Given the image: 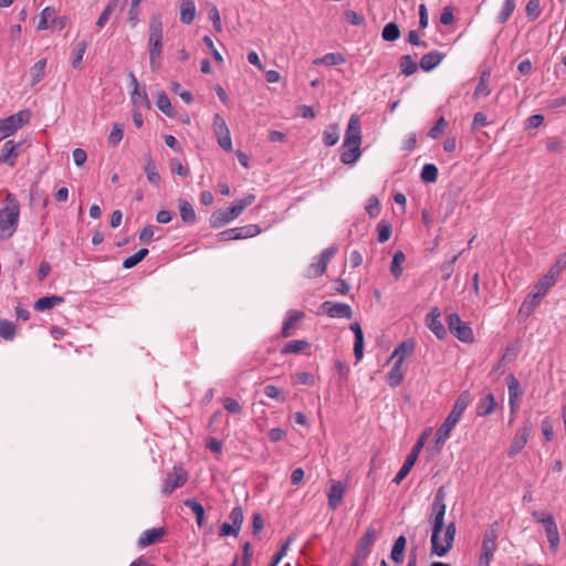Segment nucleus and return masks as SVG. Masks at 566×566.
<instances>
[{
	"label": "nucleus",
	"instance_id": "f257e3e1",
	"mask_svg": "<svg viewBox=\"0 0 566 566\" xmlns=\"http://www.w3.org/2000/svg\"><path fill=\"white\" fill-rule=\"evenodd\" d=\"M432 509V534H431V554L446 556L452 548L457 533L455 523L451 522L446 526L443 544L440 543V534L444 528V514L447 506H431Z\"/></svg>",
	"mask_w": 566,
	"mask_h": 566
},
{
	"label": "nucleus",
	"instance_id": "f03ea898",
	"mask_svg": "<svg viewBox=\"0 0 566 566\" xmlns=\"http://www.w3.org/2000/svg\"><path fill=\"white\" fill-rule=\"evenodd\" d=\"M361 126L359 116L353 114L349 118L345 138L343 143V153L340 154V161L345 165L355 164L361 155Z\"/></svg>",
	"mask_w": 566,
	"mask_h": 566
},
{
	"label": "nucleus",
	"instance_id": "7ed1b4c3",
	"mask_svg": "<svg viewBox=\"0 0 566 566\" xmlns=\"http://www.w3.org/2000/svg\"><path fill=\"white\" fill-rule=\"evenodd\" d=\"M470 402H471V394L468 390L462 391L458 396V398L454 401V405L452 407V410L446 418L444 422L436 431L434 443L438 448V451H440L442 446L446 443V441L450 437L452 429L459 422L460 418L462 417L464 410L468 408Z\"/></svg>",
	"mask_w": 566,
	"mask_h": 566
},
{
	"label": "nucleus",
	"instance_id": "20e7f679",
	"mask_svg": "<svg viewBox=\"0 0 566 566\" xmlns=\"http://www.w3.org/2000/svg\"><path fill=\"white\" fill-rule=\"evenodd\" d=\"M164 27L159 15L150 19L148 28V52L149 66L153 72H158L161 65L163 48H164Z\"/></svg>",
	"mask_w": 566,
	"mask_h": 566
},
{
	"label": "nucleus",
	"instance_id": "39448f33",
	"mask_svg": "<svg viewBox=\"0 0 566 566\" xmlns=\"http://www.w3.org/2000/svg\"><path fill=\"white\" fill-rule=\"evenodd\" d=\"M7 199L10 201L8 206L0 209V238L8 239L17 230L19 223V203L11 195Z\"/></svg>",
	"mask_w": 566,
	"mask_h": 566
},
{
	"label": "nucleus",
	"instance_id": "423d86ee",
	"mask_svg": "<svg viewBox=\"0 0 566 566\" xmlns=\"http://www.w3.org/2000/svg\"><path fill=\"white\" fill-rule=\"evenodd\" d=\"M254 197L250 196L248 198L241 199L238 202H235L233 206L224 209V210H217L214 211L210 217V226L213 229H218L233 219L238 218L243 210L250 206L253 201Z\"/></svg>",
	"mask_w": 566,
	"mask_h": 566
},
{
	"label": "nucleus",
	"instance_id": "0eeeda50",
	"mask_svg": "<svg viewBox=\"0 0 566 566\" xmlns=\"http://www.w3.org/2000/svg\"><path fill=\"white\" fill-rule=\"evenodd\" d=\"M497 522L492 523L488 526V528L484 532L482 545H481V553L478 560V566H490L494 553L497 549Z\"/></svg>",
	"mask_w": 566,
	"mask_h": 566
},
{
	"label": "nucleus",
	"instance_id": "6e6552de",
	"mask_svg": "<svg viewBox=\"0 0 566 566\" xmlns=\"http://www.w3.org/2000/svg\"><path fill=\"white\" fill-rule=\"evenodd\" d=\"M532 517L535 522L544 526L551 549H557L559 545V533L553 514L545 511H533Z\"/></svg>",
	"mask_w": 566,
	"mask_h": 566
},
{
	"label": "nucleus",
	"instance_id": "1a4fd4ad",
	"mask_svg": "<svg viewBox=\"0 0 566 566\" xmlns=\"http://www.w3.org/2000/svg\"><path fill=\"white\" fill-rule=\"evenodd\" d=\"M189 479L188 472L180 465H175L167 472L161 484V494L169 496L175 490L182 488Z\"/></svg>",
	"mask_w": 566,
	"mask_h": 566
},
{
	"label": "nucleus",
	"instance_id": "9d476101",
	"mask_svg": "<svg viewBox=\"0 0 566 566\" xmlns=\"http://www.w3.org/2000/svg\"><path fill=\"white\" fill-rule=\"evenodd\" d=\"M447 324L450 333L459 340L471 344L474 342L472 328L464 323L457 313H451L447 317Z\"/></svg>",
	"mask_w": 566,
	"mask_h": 566
},
{
	"label": "nucleus",
	"instance_id": "9b49d317",
	"mask_svg": "<svg viewBox=\"0 0 566 566\" xmlns=\"http://www.w3.org/2000/svg\"><path fill=\"white\" fill-rule=\"evenodd\" d=\"M427 436H428L427 431L421 433V436L419 437L418 441L412 447L410 453L408 454L407 459L405 460V462H403L402 467L400 468L399 472L394 478V480H392L394 483L400 484L402 482V480L408 475V473L410 472V470L415 465L421 449L424 446V442L427 440Z\"/></svg>",
	"mask_w": 566,
	"mask_h": 566
},
{
	"label": "nucleus",
	"instance_id": "f8f14e48",
	"mask_svg": "<svg viewBox=\"0 0 566 566\" xmlns=\"http://www.w3.org/2000/svg\"><path fill=\"white\" fill-rule=\"evenodd\" d=\"M212 126H213V130L217 136L219 146L222 149L230 151L232 149L230 130L228 128V125H227L224 118L220 114H214Z\"/></svg>",
	"mask_w": 566,
	"mask_h": 566
},
{
	"label": "nucleus",
	"instance_id": "ddd939ff",
	"mask_svg": "<svg viewBox=\"0 0 566 566\" xmlns=\"http://www.w3.org/2000/svg\"><path fill=\"white\" fill-rule=\"evenodd\" d=\"M31 113L28 109L20 111L17 114L3 118L1 123L4 128V137L14 134L19 128L29 123Z\"/></svg>",
	"mask_w": 566,
	"mask_h": 566
},
{
	"label": "nucleus",
	"instance_id": "4468645a",
	"mask_svg": "<svg viewBox=\"0 0 566 566\" xmlns=\"http://www.w3.org/2000/svg\"><path fill=\"white\" fill-rule=\"evenodd\" d=\"M25 142L14 143L13 140H7L1 149L0 164H7L10 167L15 165V159L23 150Z\"/></svg>",
	"mask_w": 566,
	"mask_h": 566
},
{
	"label": "nucleus",
	"instance_id": "2eb2a0df",
	"mask_svg": "<svg viewBox=\"0 0 566 566\" xmlns=\"http://www.w3.org/2000/svg\"><path fill=\"white\" fill-rule=\"evenodd\" d=\"M321 308L324 314L333 318H352L353 310L348 304L325 301Z\"/></svg>",
	"mask_w": 566,
	"mask_h": 566
},
{
	"label": "nucleus",
	"instance_id": "dca6fc26",
	"mask_svg": "<svg viewBox=\"0 0 566 566\" xmlns=\"http://www.w3.org/2000/svg\"><path fill=\"white\" fill-rule=\"evenodd\" d=\"M531 433V423L525 422L521 429L517 430L515 437L513 438V441L507 450V455L510 458L515 457L518 454L522 449L525 447L527 439Z\"/></svg>",
	"mask_w": 566,
	"mask_h": 566
},
{
	"label": "nucleus",
	"instance_id": "f3484780",
	"mask_svg": "<svg viewBox=\"0 0 566 566\" xmlns=\"http://www.w3.org/2000/svg\"><path fill=\"white\" fill-rule=\"evenodd\" d=\"M441 312L439 307L434 306L426 316V324L428 328L439 338L443 339L447 336V329L440 321Z\"/></svg>",
	"mask_w": 566,
	"mask_h": 566
},
{
	"label": "nucleus",
	"instance_id": "a211bd4d",
	"mask_svg": "<svg viewBox=\"0 0 566 566\" xmlns=\"http://www.w3.org/2000/svg\"><path fill=\"white\" fill-rule=\"evenodd\" d=\"M165 534H166L165 527H155V528L146 530L139 536L137 544L142 548L147 547L149 545H153V544L159 542Z\"/></svg>",
	"mask_w": 566,
	"mask_h": 566
},
{
	"label": "nucleus",
	"instance_id": "6ab92c4d",
	"mask_svg": "<svg viewBox=\"0 0 566 566\" xmlns=\"http://www.w3.org/2000/svg\"><path fill=\"white\" fill-rule=\"evenodd\" d=\"M507 388H509V403L512 413L515 412L517 407V400L522 396V389L520 386V381L513 374H510L506 378Z\"/></svg>",
	"mask_w": 566,
	"mask_h": 566
},
{
	"label": "nucleus",
	"instance_id": "aec40b11",
	"mask_svg": "<svg viewBox=\"0 0 566 566\" xmlns=\"http://www.w3.org/2000/svg\"><path fill=\"white\" fill-rule=\"evenodd\" d=\"M344 493H345V485L340 481L333 480L329 491L327 493L328 506L332 510H336L339 506V504L344 497Z\"/></svg>",
	"mask_w": 566,
	"mask_h": 566
},
{
	"label": "nucleus",
	"instance_id": "412c9836",
	"mask_svg": "<svg viewBox=\"0 0 566 566\" xmlns=\"http://www.w3.org/2000/svg\"><path fill=\"white\" fill-rule=\"evenodd\" d=\"M497 408V402L495 401V397L492 392H489L476 405V416L478 417H486L495 411Z\"/></svg>",
	"mask_w": 566,
	"mask_h": 566
},
{
	"label": "nucleus",
	"instance_id": "4be33fe9",
	"mask_svg": "<svg viewBox=\"0 0 566 566\" xmlns=\"http://www.w3.org/2000/svg\"><path fill=\"white\" fill-rule=\"evenodd\" d=\"M446 54L439 51H431L427 54H424L419 63V66L424 72L432 71L437 65H439L442 60L444 59Z\"/></svg>",
	"mask_w": 566,
	"mask_h": 566
},
{
	"label": "nucleus",
	"instance_id": "5701e85b",
	"mask_svg": "<svg viewBox=\"0 0 566 566\" xmlns=\"http://www.w3.org/2000/svg\"><path fill=\"white\" fill-rule=\"evenodd\" d=\"M180 21L185 24L193 22L196 17V4L193 0H180Z\"/></svg>",
	"mask_w": 566,
	"mask_h": 566
},
{
	"label": "nucleus",
	"instance_id": "b1692460",
	"mask_svg": "<svg viewBox=\"0 0 566 566\" xmlns=\"http://www.w3.org/2000/svg\"><path fill=\"white\" fill-rule=\"evenodd\" d=\"M311 343L306 339H293L285 343V354L311 355Z\"/></svg>",
	"mask_w": 566,
	"mask_h": 566
},
{
	"label": "nucleus",
	"instance_id": "393cba45",
	"mask_svg": "<svg viewBox=\"0 0 566 566\" xmlns=\"http://www.w3.org/2000/svg\"><path fill=\"white\" fill-rule=\"evenodd\" d=\"M178 207L181 220L187 224H193L197 216L192 205L185 199H179Z\"/></svg>",
	"mask_w": 566,
	"mask_h": 566
},
{
	"label": "nucleus",
	"instance_id": "a878e982",
	"mask_svg": "<svg viewBox=\"0 0 566 566\" xmlns=\"http://www.w3.org/2000/svg\"><path fill=\"white\" fill-rule=\"evenodd\" d=\"M144 171L147 176V180L149 184H151L156 187L159 186L161 178L157 170L155 160L149 155L146 156V158H145Z\"/></svg>",
	"mask_w": 566,
	"mask_h": 566
},
{
	"label": "nucleus",
	"instance_id": "bb28decb",
	"mask_svg": "<svg viewBox=\"0 0 566 566\" xmlns=\"http://www.w3.org/2000/svg\"><path fill=\"white\" fill-rule=\"evenodd\" d=\"M403 376L401 359H396L391 370L387 374V384L392 388L398 387L402 382Z\"/></svg>",
	"mask_w": 566,
	"mask_h": 566
},
{
	"label": "nucleus",
	"instance_id": "cd10ccee",
	"mask_svg": "<svg viewBox=\"0 0 566 566\" xmlns=\"http://www.w3.org/2000/svg\"><path fill=\"white\" fill-rule=\"evenodd\" d=\"M407 546V538L403 535H400L396 538L390 557L396 564H401L405 559V551Z\"/></svg>",
	"mask_w": 566,
	"mask_h": 566
},
{
	"label": "nucleus",
	"instance_id": "c85d7f7f",
	"mask_svg": "<svg viewBox=\"0 0 566 566\" xmlns=\"http://www.w3.org/2000/svg\"><path fill=\"white\" fill-rule=\"evenodd\" d=\"M415 349V342L412 339H407L400 343L395 350L392 352L390 359H401V364H403V360L406 357L412 354Z\"/></svg>",
	"mask_w": 566,
	"mask_h": 566
},
{
	"label": "nucleus",
	"instance_id": "c756f323",
	"mask_svg": "<svg viewBox=\"0 0 566 566\" xmlns=\"http://www.w3.org/2000/svg\"><path fill=\"white\" fill-rule=\"evenodd\" d=\"M63 302H64V298L62 296H57V295L43 296L34 303V310L38 312H43L46 310H51L55 305H59Z\"/></svg>",
	"mask_w": 566,
	"mask_h": 566
},
{
	"label": "nucleus",
	"instance_id": "7c9ffc66",
	"mask_svg": "<svg viewBox=\"0 0 566 566\" xmlns=\"http://www.w3.org/2000/svg\"><path fill=\"white\" fill-rule=\"evenodd\" d=\"M184 505L195 513L198 526L202 527L205 524V507L202 504L196 499H187L184 501Z\"/></svg>",
	"mask_w": 566,
	"mask_h": 566
},
{
	"label": "nucleus",
	"instance_id": "2f4dec72",
	"mask_svg": "<svg viewBox=\"0 0 566 566\" xmlns=\"http://www.w3.org/2000/svg\"><path fill=\"white\" fill-rule=\"evenodd\" d=\"M490 77H491V72L490 71H483L480 75V80H479V83L475 87V91L473 93V97L476 99L481 96H488L490 95V90H489V81H490Z\"/></svg>",
	"mask_w": 566,
	"mask_h": 566
},
{
	"label": "nucleus",
	"instance_id": "473e14b6",
	"mask_svg": "<svg viewBox=\"0 0 566 566\" xmlns=\"http://www.w3.org/2000/svg\"><path fill=\"white\" fill-rule=\"evenodd\" d=\"M401 74L410 76L418 71L419 65L412 60L411 55L406 54L399 59Z\"/></svg>",
	"mask_w": 566,
	"mask_h": 566
},
{
	"label": "nucleus",
	"instance_id": "72a5a7b5",
	"mask_svg": "<svg viewBox=\"0 0 566 566\" xmlns=\"http://www.w3.org/2000/svg\"><path fill=\"white\" fill-rule=\"evenodd\" d=\"M557 276L552 272H547L535 285L536 292L542 295H545L547 291L556 283Z\"/></svg>",
	"mask_w": 566,
	"mask_h": 566
},
{
	"label": "nucleus",
	"instance_id": "f704fd0d",
	"mask_svg": "<svg viewBox=\"0 0 566 566\" xmlns=\"http://www.w3.org/2000/svg\"><path fill=\"white\" fill-rule=\"evenodd\" d=\"M406 256L402 251H396L392 256L391 265H390V273L392 276L398 280L402 274V268L401 264L405 262Z\"/></svg>",
	"mask_w": 566,
	"mask_h": 566
},
{
	"label": "nucleus",
	"instance_id": "c9c22d12",
	"mask_svg": "<svg viewBox=\"0 0 566 566\" xmlns=\"http://www.w3.org/2000/svg\"><path fill=\"white\" fill-rule=\"evenodd\" d=\"M343 63H345V57L342 53H327L324 56L318 57L314 61V64L316 65L324 64L328 66H334Z\"/></svg>",
	"mask_w": 566,
	"mask_h": 566
},
{
	"label": "nucleus",
	"instance_id": "e433bc0d",
	"mask_svg": "<svg viewBox=\"0 0 566 566\" xmlns=\"http://www.w3.org/2000/svg\"><path fill=\"white\" fill-rule=\"evenodd\" d=\"M17 335V325L8 319H0V337L12 340Z\"/></svg>",
	"mask_w": 566,
	"mask_h": 566
},
{
	"label": "nucleus",
	"instance_id": "4c0bfd02",
	"mask_svg": "<svg viewBox=\"0 0 566 566\" xmlns=\"http://www.w3.org/2000/svg\"><path fill=\"white\" fill-rule=\"evenodd\" d=\"M381 36L387 42H394L400 38V29L396 22L387 23L382 31Z\"/></svg>",
	"mask_w": 566,
	"mask_h": 566
},
{
	"label": "nucleus",
	"instance_id": "58836bf2",
	"mask_svg": "<svg viewBox=\"0 0 566 566\" xmlns=\"http://www.w3.org/2000/svg\"><path fill=\"white\" fill-rule=\"evenodd\" d=\"M339 139L338 125H329L323 133V143L325 146H334Z\"/></svg>",
	"mask_w": 566,
	"mask_h": 566
},
{
	"label": "nucleus",
	"instance_id": "ea45409f",
	"mask_svg": "<svg viewBox=\"0 0 566 566\" xmlns=\"http://www.w3.org/2000/svg\"><path fill=\"white\" fill-rule=\"evenodd\" d=\"M305 316L304 312L293 310L289 312V316L285 319V337L291 335V329L294 328L295 324L303 319Z\"/></svg>",
	"mask_w": 566,
	"mask_h": 566
},
{
	"label": "nucleus",
	"instance_id": "a19ab883",
	"mask_svg": "<svg viewBox=\"0 0 566 566\" xmlns=\"http://www.w3.org/2000/svg\"><path fill=\"white\" fill-rule=\"evenodd\" d=\"M148 255V249L143 248L133 255L126 258L123 262L124 269H132L142 262Z\"/></svg>",
	"mask_w": 566,
	"mask_h": 566
},
{
	"label": "nucleus",
	"instance_id": "79ce46f5",
	"mask_svg": "<svg viewBox=\"0 0 566 566\" xmlns=\"http://www.w3.org/2000/svg\"><path fill=\"white\" fill-rule=\"evenodd\" d=\"M156 105L167 116H174L170 99L165 92H160L157 94Z\"/></svg>",
	"mask_w": 566,
	"mask_h": 566
},
{
	"label": "nucleus",
	"instance_id": "37998d69",
	"mask_svg": "<svg viewBox=\"0 0 566 566\" xmlns=\"http://www.w3.org/2000/svg\"><path fill=\"white\" fill-rule=\"evenodd\" d=\"M234 230H235V239L237 240L252 238V237H255L260 232V229L256 224H248V226H243V227H238V228H234Z\"/></svg>",
	"mask_w": 566,
	"mask_h": 566
},
{
	"label": "nucleus",
	"instance_id": "c03bdc74",
	"mask_svg": "<svg viewBox=\"0 0 566 566\" xmlns=\"http://www.w3.org/2000/svg\"><path fill=\"white\" fill-rule=\"evenodd\" d=\"M123 136H124L123 125L119 123H115L113 125L112 132L108 135V139H107L108 145L112 147H116L123 139Z\"/></svg>",
	"mask_w": 566,
	"mask_h": 566
},
{
	"label": "nucleus",
	"instance_id": "a18cd8bd",
	"mask_svg": "<svg viewBox=\"0 0 566 566\" xmlns=\"http://www.w3.org/2000/svg\"><path fill=\"white\" fill-rule=\"evenodd\" d=\"M420 177L424 182H436L438 179V168L433 164H426L422 167Z\"/></svg>",
	"mask_w": 566,
	"mask_h": 566
},
{
	"label": "nucleus",
	"instance_id": "49530a36",
	"mask_svg": "<svg viewBox=\"0 0 566 566\" xmlns=\"http://www.w3.org/2000/svg\"><path fill=\"white\" fill-rule=\"evenodd\" d=\"M543 295L539 294L538 292H535L534 294L530 295V300H526L521 308H520V313H523L525 312L526 315H530L534 308L539 304V301H541V297Z\"/></svg>",
	"mask_w": 566,
	"mask_h": 566
},
{
	"label": "nucleus",
	"instance_id": "de8ad7c7",
	"mask_svg": "<svg viewBox=\"0 0 566 566\" xmlns=\"http://www.w3.org/2000/svg\"><path fill=\"white\" fill-rule=\"evenodd\" d=\"M117 8V0H112L106 7L105 9L103 10V12L101 13V15L98 17L97 21H96V25L98 28H103L106 22L108 21L111 14L115 11V9Z\"/></svg>",
	"mask_w": 566,
	"mask_h": 566
},
{
	"label": "nucleus",
	"instance_id": "09e8293b",
	"mask_svg": "<svg viewBox=\"0 0 566 566\" xmlns=\"http://www.w3.org/2000/svg\"><path fill=\"white\" fill-rule=\"evenodd\" d=\"M86 49H87V43L85 41H81L76 44V46L74 49L73 57H72V66L74 69L80 67Z\"/></svg>",
	"mask_w": 566,
	"mask_h": 566
},
{
	"label": "nucleus",
	"instance_id": "8fccbe9b",
	"mask_svg": "<svg viewBox=\"0 0 566 566\" xmlns=\"http://www.w3.org/2000/svg\"><path fill=\"white\" fill-rule=\"evenodd\" d=\"M515 9V0H505L501 12L497 15L499 23H505Z\"/></svg>",
	"mask_w": 566,
	"mask_h": 566
},
{
	"label": "nucleus",
	"instance_id": "3c124183",
	"mask_svg": "<svg viewBox=\"0 0 566 566\" xmlns=\"http://www.w3.org/2000/svg\"><path fill=\"white\" fill-rule=\"evenodd\" d=\"M378 242L385 243L391 235V224L385 220H381L377 226Z\"/></svg>",
	"mask_w": 566,
	"mask_h": 566
},
{
	"label": "nucleus",
	"instance_id": "603ef678",
	"mask_svg": "<svg viewBox=\"0 0 566 566\" xmlns=\"http://www.w3.org/2000/svg\"><path fill=\"white\" fill-rule=\"evenodd\" d=\"M139 3L140 0H132L128 11V22L132 28H135L139 22Z\"/></svg>",
	"mask_w": 566,
	"mask_h": 566
},
{
	"label": "nucleus",
	"instance_id": "864d4df0",
	"mask_svg": "<svg viewBox=\"0 0 566 566\" xmlns=\"http://www.w3.org/2000/svg\"><path fill=\"white\" fill-rule=\"evenodd\" d=\"M170 87H171V91L175 94L179 95L180 98L186 104H191L193 102V96H192L191 92L184 90L178 82H172Z\"/></svg>",
	"mask_w": 566,
	"mask_h": 566
},
{
	"label": "nucleus",
	"instance_id": "5fc2aeb1",
	"mask_svg": "<svg viewBox=\"0 0 566 566\" xmlns=\"http://www.w3.org/2000/svg\"><path fill=\"white\" fill-rule=\"evenodd\" d=\"M45 66H46V60L45 59H42L40 61H38L33 67L31 69V73H32V76H33V84L40 82L43 76H44V72H45Z\"/></svg>",
	"mask_w": 566,
	"mask_h": 566
},
{
	"label": "nucleus",
	"instance_id": "6e6d98bb",
	"mask_svg": "<svg viewBox=\"0 0 566 566\" xmlns=\"http://www.w3.org/2000/svg\"><path fill=\"white\" fill-rule=\"evenodd\" d=\"M327 264L318 258L316 263L310 265L307 275L310 277H318L325 273Z\"/></svg>",
	"mask_w": 566,
	"mask_h": 566
},
{
	"label": "nucleus",
	"instance_id": "4d7b16f0",
	"mask_svg": "<svg viewBox=\"0 0 566 566\" xmlns=\"http://www.w3.org/2000/svg\"><path fill=\"white\" fill-rule=\"evenodd\" d=\"M55 10L52 7H46L40 14V21L38 23V30H46L49 28L48 20L54 14Z\"/></svg>",
	"mask_w": 566,
	"mask_h": 566
},
{
	"label": "nucleus",
	"instance_id": "13d9d810",
	"mask_svg": "<svg viewBox=\"0 0 566 566\" xmlns=\"http://www.w3.org/2000/svg\"><path fill=\"white\" fill-rule=\"evenodd\" d=\"M376 536H377L376 530L373 527H368L366 530L364 536L359 539L358 544L360 546H364V548H366V547L370 548V546L374 544V542L376 539Z\"/></svg>",
	"mask_w": 566,
	"mask_h": 566
},
{
	"label": "nucleus",
	"instance_id": "bf43d9fd",
	"mask_svg": "<svg viewBox=\"0 0 566 566\" xmlns=\"http://www.w3.org/2000/svg\"><path fill=\"white\" fill-rule=\"evenodd\" d=\"M525 11L530 20H535L541 14L539 0H528Z\"/></svg>",
	"mask_w": 566,
	"mask_h": 566
},
{
	"label": "nucleus",
	"instance_id": "052dcab7",
	"mask_svg": "<svg viewBox=\"0 0 566 566\" xmlns=\"http://www.w3.org/2000/svg\"><path fill=\"white\" fill-rule=\"evenodd\" d=\"M232 525L240 531L242 522H243V511L240 506H235L232 509L229 515Z\"/></svg>",
	"mask_w": 566,
	"mask_h": 566
},
{
	"label": "nucleus",
	"instance_id": "680f3d73",
	"mask_svg": "<svg viewBox=\"0 0 566 566\" xmlns=\"http://www.w3.org/2000/svg\"><path fill=\"white\" fill-rule=\"evenodd\" d=\"M460 253L459 254H455L452 256V259L450 261H447L444 262L442 265H441V271H442V279L444 281L449 280L450 276L452 275L453 273V265L454 263L457 262L458 258H459Z\"/></svg>",
	"mask_w": 566,
	"mask_h": 566
},
{
	"label": "nucleus",
	"instance_id": "e2e57ef3",
	"mask_svg": "<svg viewBox=\"0 0 566 566\" xmlns=\"http://www.w3.org/2000/svg\"><path fill=\"white\" fill-rule=\"evenodd\" d=\"M566 269V253H563L558 256L555 264L548 270L554 273L555 276L559 277L562 272Z\"/></svg>",
	"mask_w": 566,
	"mask_h": 566
},
{
	"label": "nucleus",
	"instance_id": "0e129e2a",
	"mask_svg": "<svg viewBox=\"0 0 566 566\" xmlns=\"http://www.w3.org/2000/svg\"><path fill=\"white\" fill-rule=\"evenodd\" d=\"M447 127V122L444 119V117H440L434 126L429 130V136L433 139H437L441 133L444 130V128Z\"/></svg>",
	"mask_w": 566,
	"mask_h": 566
},
{
	"label": "nucleus",
	"instance_id": "69168bd1",
	"mask_svg": "<svg viewBox=\"0 0 566 566\" xmlns=\"http://www.w3.org/2000/svg\"><path fill=\"white\" fill-rule=\"evenodd\" d=\"M209 19L212 21L213 23V29L216 32L220 33L222 31V25H221V21H220V14H219V10L217 9L216 6H213L209 12Z\"/></svg>",
	"mask_w": 566,
	"mask_h": 566
},
{
	"label": "nucleus",
	"instance_id": "338daca9",
	"mask_svg": "<svg viewBox=\"0 0 566 566\" xmlns=\"http://www.w3.org/2000/svg\"><path fill=\"white\" fill-rule=\"evenodd\" d=\"M546 149L551 153L559 154L565 149V146L560 139L553 137V138L548 139V142L546 144Z\"/></svg>",
	"mask_w": 566,
	"mask_h": 566
},
{
	"label": "nucleus",
	"instance_id": "774afa93",
	"mask_svg": "<svg viewBox=\"0 0 566 566\" xmlns=\"http://www.w3.org/2000/svg\"><path fill=\"white\" fill-rule=\"evenodd\" d=\"M366 210L371 218L377 217L380 212L379 200L376 197L369 198Z\"/></svg>",
	"mask_w": 566,
	"mask_h": 566
}]
</instances>
